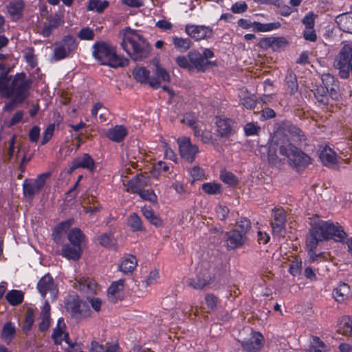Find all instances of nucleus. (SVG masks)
Instances as JSON below:
<instances>
[{
	"label": "nucleus",
	"mask_w": 352,
	"mask_h": 352,
	"mask_svg": "<svg viewBox=\"0 0 352 352\" xmlns=\"http://www.w3.org/2000/svg\"><path fill=\"white\" fill-rule=\"evenodd\" d=\"M347 234L344 228L338 222L322 221L316 223L306 236V245L313 252L322 241L333 240L336 242H345Z\"/></svg>",
	"instance_id": "f257e3e1"
},
{
	"label": "nucleus",
	"mask_w": 352,
	"mask_h": 352,
	"mask_svg": "<svg viewBox=\"0 0 352 352\" xmlns=\"http://www.w3.org/2000/svg\"><path fill=\"white\" fill-rule=\"evenodd\" d=\"M10 72L9 69L0 73V96L7 99L15 96L25 100L30 95L32 80L28 78L24 72L10 76Z\"/></svg>",
	"instance_id": "f03ea898"
},
{
	"label": "nucleus",
	"mask_w": 352,
	"mask_h": 352,
	"mask_svg": "<svg viewBox=\"0 0 352 352\" xmlns=\"http://www.w3.org/2000/svg\"><path fill=\"white\" fill-rule=\"evenodd\" d=\"M120 46L134 61H142L149 56L151 46L137 30L126 27L123 30Z\"/></svg>",
	"instance_id": "7ed1b4c3"
},
{
	"label": "nucleus",
	"mask_w": 352,
	"mask_h": 352,
	"mask_svg": "<svg viewBox=\"0 0 352 352\" xmlns=\"http://www.w3.org/2000/svg\"><path fill=\"white\" fill-rule=\"evenodd\" d=\"M93 56L101 65H107L111 67H123L129 65V60L123 56L116 54L113 46L104 42L94 43Z\"/></svg>",
	"instance_id": "20e7f679"
},
{
	"label": "nucleus",
	"mask_w": 352,
	"mask_h": 352,
	"mask_svg": "<svg viewBox=\"0 0 352 352\" xmlns=\"http://www.w3.org/2000/svg\"><path fill=\"white\" fill-rule=\"evenodd\" d=\"M277 144L279 145V153L280 155L286 156L289 160V164L297 171L305 169L311 164V158L300 149L294 146L289 139L280 142L278 140Z\"/></svg>",
	"instance_id": "39448f33"
},
{
	"label": "nucleus",
	"mask_w": 352,
	"mask_h": 352,
	"mask_svg": "<svg viewBox=\"0 0 352 352\" xmlns=\"http://www.w3.org/2000/svg\"><path fill=\"white\" fill-rule=\"evenodd\" d=\"M334 67L339 70L340 78H349L352 74V42L344 44L341 48L335 58Z\"/></svg>",
	"instance_id": "423d86ee"
},
{
	"label": "nucleus",
	"mask_w": 352,
	"mask_h": 352,
	"mask_svg": "<svg viewBox=\"0 0 352 352\" xmlns=\"http://www.w3.org/2000/svg\"><path fill=\"white\" fill-rule=\"evenodd\" d=\"M78 45L76 39L73 36H65L61 41L56 43L53 54L54 59L60 60L69 57L77 49Z\"/></svg>",
	"instance_id": "0eeeda50"
},
{
	"label": "nucleus",
	"mask_w": 352,
	"mask_h": 352,
	"mask_svg": "<svg viewBox=\"0 0 352 352\" xmlns=\"http://www.w3.org/2000/svg\"><path fill=\"white\" fill-rule=\"evenodd\" d=\"M50 175V173H45L39 175L33 181L28 179H25L23 184L24 196L28 198H32L35 195L39 193Z\"/></svg>",
	"instance_id": "6e6552de"
},
{
	"label": "nucleus",
	"mask_w": 352,
	"mask_h": 352,
	"mask_svg": "<svg viewBox=\"0 0 352 352\" xmlns=\"http://www.w3.org/2000/svg\"><path fill=\"white\" fill-rule=\"evenodd\" d=\"M270 223L272 233L275 236H284L286 225V212L283 208H274L272 212Z\"/></svg>",
	"instance_id": "1a4fd4ad"
},
{
	"label": "nucleus",
	"mask_w": 352,
	"mask_h": 352,
	"mask_svg": "<svg viewBox=\"0 0 352 352\" xmlns=\"http://www.w3.org/2000/svg\"><path fill=\"white\" fill-rule=\"evenodd\" d=\"M185 32L196 41L210 38L214 35L213 30L210 26L206 25L187 24L185 27Z\"/></svg>",
	"instance_id": "9d476101"
},
{
	"label": "nucleus",
	"mask_w": 352,
	"mask_h": 352,
	"mask_svg": "<svg viewBox=\"0 0 352 352\" xmlns=\"http://www.w3.org/2000/svg\"><path fill=\"white\" fill-rule=\"evenodd\" d=\"M177 143L182 157L187 162L192 163L196 154L199 152L198 146L192 144L190 138L186 137L178 138Z\"/></svg>",
	"instance_id": "9b49d317"
},
{
	"label": "nucleus",
	"mask_w": 352,
	"mask_h": 352,
	"mask_svg": "<svg viewBox=\"0 0 352 352\" xmlns=\"http://www.w3.org/2000/svg\"><path fill=\"white\" fill-rule=\"evenodd\" d=\"M37 289L43 298H45L46 294L49 293L52 301L56 300L58 293L57 287L49 274H45L39 280L37 283Z\"/></svg>",
	"instance_id": "f8f14e48"
},
{
	"label": "nucleus",
	"mask_w": 352,
	"mask_h": 352,
	"mask_svg": "<svg viewBox=\"0 0 352 352\" xmlns=\"http://www.w3.org/2000/svg\"><path fill=\"white\" fill-rule=\"evenodd\" d=\"M188 58L191 67V72L196 69L198 72H204L209 66H216L215 61L205 60L202 54L197 51L192 50L188 52Z\"/></svg>",
	"instance_id": "ddd939ff"
},
{
	"label": "nucleus",
	"mask_w": 352,
	"mask_h": 352,
	"mask_svg": "<svg viewBox=\"0 0 352 352\" xmlns=\"http://www.w3.org/2000/svg\"><path fill=\"white\" fill-rule=\"evenodd\" d=\"M264 338L259 332H253L248 339L241 342L243 350L247 352H258L264 345Z\"/></svg>",
	"instance_id": "4468645a"
},
{
	"label": "nucleus",
	"mask_w": 352,
	"mask_h": 352,
	"mask_svg": "<svg viewBox=\"0 0 352 352\" xmlns=\"http://www.w3.org/2000/svg\"><path fill=\"white\" fill-rule=\"evenodd\" d=\"M218 135L229 139L235 133V122L229 118H218L216 121Z\"/></svg>",
	"instance_id": "2eb2a0df"
},
{
	"label": "nucleus",
	"mask_w": 352,
	"mask_h": 352,
	"mask_svg": "<svg viewBox=\"0 0 352 352\" xmlns=\"http://www.w3.org/2000/svg\"><path fill=\"white\" fill-rule=\"evenodd\" d=\"M214 281V277L210 273L204 272L197 274L195 277L188 280V285L195 289H201L210 286Z\"/></svg>",
	"instance_id": "dca6fc26"
},
{
	"label": "nucleus",
	"mask_w": 352,
	"mask_h": 352,
	"mask_svg": "<svg viewBox=\"0 0 352 352\" xmlns=\"http://www.w3.org/2000/svg\"><path fill=\"white\" fill-rule=\"evenodd\" d=\"M132 73L134 78L141 83H148L153 89L160 87V82L157 79L150 78V72L144 67L135 68Z\"/></svg>",
	"instance_id": "f3484780"
},
{
	"label": "nucleus",
	"mask_w": 352,
	"mask_h": 352,
	"mask_svg": "<svg viewBox=\"0 0 352 352\" xmlns=\"http://www.w3.org/2000/svg\"><path fill=\"white\" fill-rule=\"evenodd\" d=\"M79 168H86L90 171L95 169V162L91 155L84 153L82 156L78 157L72 161L70 167L71 172Z\"/></svg>",
	"instance_id": "a211bd4d"
},
{
	"label": "nucleus",
	"mask_w": 352,
	"mask_h": 352,
	"mask_svg": "<svg viewBox=\"0 0 352 352\" xmlns=\"http://www.w3.org/2000/svg\"><path fill=\"white\" fill-rule=\"evenodd\" d=\"M286 135H289L291 140L298 145H301L306 140L302 131L296 125L288 124L283 127Z\"/></svg>",
	"instance_id": "6ab92c4d"
},
{
	"label": "nucleus",
	"mask_w": 352,
	"mask_h": 352,
	"mask_svg": "<svg viewBox=\"0 0 352 352\" xmlns=\"http://www.w3.org/2000/svg\"><path fill=\"white\" fill-rule=\"evenodd\" d=\"M247 240V236L239 232L238 230H232L226 233V242L230 249L241 247Z\"/></svg>",
	"instance_id": "aec40b11"
},
{
	"label": "nucleus",
	"mask_w": 352,
	"mask_h": 352,
	"mask_svg": "<svg viewBox=\"0 0 352 352\" xmlns=\"http://www.w3.org/2000/svg\"><path fill=\"white\" fill-rule=\"evenodd\" d=\"M124 280H119L113 282L108 289L107 296L113 303H116L120 300L122 297V290L124 288Z\"/></svg>",
	"instance_id": "412c9836"
},
{
	"label": "nucleus",
	"mask_w": 352,
	"mask_h": 352,
	"mask_svg": "<svg viewBox=\"0 0 352 352\" xmlns=\"http://www.w3.org/2000/svg\"><path fill=\"white\" fill-rule=\"evenodd\" d=\"M82 248L68 243L63 245L61 255L67 259L76 261L80 259L82 256Z\"/></svg>",
	"instance_id": "4be33fe9"
},
{
	"label": "nucleus",
	"mask_w": 352,
	"mask_h": 352,
	"mask_svg": "<svg viewBox=\"0 0 352 352\" xmlns=\"http://www.w3.org/2000/svg\"><path fill=\"white\" fill-rule=\"evenodd\" d=\"M319 157L322 163L326 166L333 167L336 165V153L329 146L323 148Z\"/></svg>",
	"instance_id": "5701e85b"
},
{
	"label": "nucleus",
	"mask_w": 352,
	"mask_h": 352,
	"mask_svg": "<svg viewBox=\"0 0 352 352\" xmlns=\"http://www.w3.org/2000/svg\"><path fill=\"white\" fill-rule=\"evenodd\" d=\"M333 296L338 302H342L351 296L350 287L348 284L340 283L333 291Z\"/></svg>",
	"instance_id": "b1692460"
},
{
	"label": "nucleus",
	"mask_w": 352,
	"mask_h": 352,
	"mask_svg": "<svg viewBox=\"0 0 352 352\" xmlns=\"http://www.w3.org/2000/svg\"><path fill=\"white\" fill-rule=\"evenodd\" d=\"M127 130L124 126L116 125L115 127L109 129L107 137L113 142H120L127 135Z\"/></svg>",
	"instance_id": "393cba45"
},
{
	"label": "nucleus",
	"mask_w": 352,
	"mask_h": 352,
	"mask_svg": "<svg viewBox=\"0 0 352 352\" xmlns=\"http://www.w3.org/2000/svg\"><path fill=\"white\" fill-rule=\"evenodd\" d=\"M24 3L22 0L11 1L7 6L8 12L13 20L19 19L23 15Z\"/></svg>",
	"instance_id": "a878e982"
},
{
	"label": "nucleus",
	"mask_w": 352,
	"mask_h": 352,
	"mask_svg": "<svg viewBox=\"0 0 352 352\" xmlns=\"http://www.w3.org/2000/svg\"><path fill=\"white\" fill-rule=\"evenodd\" d=\"M67 239L69 244L82 248V243L85 239V235L80 228H75L71 229L67 233Z\"/></svg>",
	"instance_id": "bb28decb"
},
{
	"label": "nucleus",
	"mask_w": 352,
	"mask_h": 352,
	"mask_svg": "<svg viewBox=\"0 0 352 352\" xmlns=\"http://www.w3.org/2000/svg\"><path fill=\"white\" fill-rule=\"evenodd\" d=\"M287 91L290 95H294L298 90V84L295 73L292 69H288L285 78Z\"/></svg>",
	"instance_id": "cd10ccee"
},
{
	"label": "nucleus",
	"mask_w": 352,
	"mask_h": 352,
	"mask_svg": "<svg viewBox=\"0 0 352 352\" xmlns=\"http://www.w3.org/2000/svg\"><path fill=\"white\" fill-rule=\"evenodd\" d=\"M76 287L85 293L93 294L96 292L98 285L94 280L87 278L79 281Z\"/></svg>",
	"instance_id": "c85d7f7f"
},
{
	"label": "nucleus",
	"mask_w": 352,
	"mask_h": 352,
	"mask_svg": "<svg viewBox=\"0 0 352 352\" xmlns=\"http://www.w3.org/2000/svg\"><path fill=\"white\" fill-rule=\"evenodd\" d=\"M338 331L342 335L352 336V317H342L338 324Z\"/></svg>",
	"instance_id": "c756f323"
},
{
	"label": "nucleus",
	"mask_w": 352,
	"mask_h": 352,
	"mask_svg": "<svg viewBox=\"0 0 352 352\" xmlns=\"http://www.w3.org/2000/svg\"><path fill=\"white\" fill-rule=\"evenodd\" d=\"M146 183V178L143 175H137L128 183L129 190L133 193H138Z\"/></svg>",
	"instance_id": "7c9ffc66"
},
{
	"label": "nucleus",
	"mask_w": 352,
	"mask_h": 352,
	"mask_svg": "<svg viewBox=\"0 0 352 352\" xmlns=\"http://www.w3.org/2000/svg\"><path fill=\"white\" fill-rule=\"evenodd\" d=\"M137 265V259L135 256L129 255L125 258L119 265L120 270L124 273L132 272Z\"/></svg>",
	"instance_id": "2f4dec72"
},
{
	"label": "nucleus",
	"mask_w": 352,
	"mask_h": 352,
	"mask_svg": "<svg viewBox=\"0 0 352 352\" xmlns=\"http://www.w3.org/2000/svg\"><path fill=\"white\" fill-rule=\"evenodd\" d=\"M173 43L176 49L181 52H185L188 51L192 46V43L188 38H182L178 36H173Z\"/></svg>",
	"instance_id": "473e14b6"
},
{
	"label": "nucleus",
	"mask_w": 352,
	"mask_h": 352,
	"mask_svg": "<svg viewBox=\"0 0 352 352\" xmlns=\"http://www.w3.org/2000/svg\"><path fill=\"white\" fill-rule=\"evenodd\" d=\"M61 23V19L58 15L52 17L48 24H45L42 30V34L45 37H48L53 30L57 28Z\"/></svg>",
	"instance_id": "72a5a7b5"
},
{
	"label": "nucleus",
	"mask_w": 352,
	"mask_h": 352,
	"mask_svg": "<svg viewBox=\"0 0 352 352\" xmlns=\"http://www.w3.org/2000/svg\"><path fill=\"white\" fill-rule=\"evenodd\" d=\"M65 327V324L64 323L63 318H59L58 320L57 326L53 330L52 333V338L56 344H60L63 340V335L64 333V328Z\"/></svg>",
	"instance_id": "f704fd0d"
},
{
	"label": "nucleus",
	"mask_w": 352,
	"mask_h": 352,
	"mask_svg": "<svg viewBox=\"0 0 352 352\" xmlns=\"http://www.w3.org/2000/svg\"><path fill=\"white\" fill-rule=\"evenodd\" d=\"M127 226L133 232H138L143 230L142 220L136 213L131 214L127 218Z\"/></svg>",
	"instance_id": "c9c22d12"
},
{
	"label": "nucleus",
	"mask_w": 352,
	"mask_h": 352,
	"mask_svg": "<svg viewBox=\"0 0 352 352\" xmlns=\"http://www.w3.org/2000/svg\"><path fill=\"white\" fill-rule=\"evenodd\" d=\"M142 212L144 217L155 227H161L163 225L162 219L155 214L153 210L151 208H144L142 209Z\"/></svg>",
	"instance_id": "e433bc0d"
},
{
	"label": "nucleus",
	"mask_w": 352,
	"mask_h": 352,
	"mask_svg": "<svg viewBox=\"0 0 352 352\" xmlns=\"http://www.w3.org/2000/svg\"><path fill=\"white\" fill-rule=\"evenodd\" d=\"M6 298L10 305H18L23 300V293L19 290H12L6 294Z\"/></svg>",
	"instance_id": "4c0bfd02"
},
{
	"label": "nucleus",
	"mask_w": 352,
	"mask_h": 352,
	"mask_svg": "<svg viewBox=\"0 0 352 352\" xmlns=\"http://www.w3.org/2000/svg\"><path fill=\"white\" fill-rule=\"evenodd\" d=\"M280 25H281L280 22L263 24L259 22L254 21L253 23V29L256 32H269L279 28Z\"/></svg>",
	"instance_id": "58836bf2"
},
{
	"label": "nucleus",
	"mask_w": 352,
	"mask_h": 352,
	"mask_svg": "<svg viewBox=\"0 0 352 352\" xmlns=\"http://www.w3.org/2000/svg\"><path fill=\"white\" fill-rule=\"evenodd\" d=\"M201 188L208 195H217L221 192V185L214 182L204 183Z\"/></svg>",
	"instance_id": "ea45409f"
},
{
	"label": "nucleus",
	"mask_w": 352,
	"mask_h": 352,
	"mask_svg": "<svg viewBox=\"0 0 352 352\" xmlns=\"http://www.w3.org/2000/svg\"><path fill=\"white\" fill-rule=\"evenodd\" d=\"M220 178L222 182L230 186H235L239 183V179L232 173L223 170L221 172Z\"/></svg>",
	"instance_id": "a19ab883"
},
{
	"label": "nucleus",
	"mask_w": 352,
	"mask_h": 352,
	"mask_svg": "<svg viewBox=\"0 0 352 352\" xmlns=\"http://www.w3.org/2000/svg\"><path fill=\"white\" fill-rule=\"evenodd\" d=\"M314 96L317 101L323 104H329V96L327 90L322 86L318 87L314 91Z\"/></svg>",
	"instance_id": "79ce46f5"
},
{
	"label": "nucleus",
	"mask_w": 352,
	"mask_h": 352,
	"mask_svg": "<svg viewBox=\"0 0 352 352\" xmlns=\"http://www.w3.org/2000/svg\"><path fill=\"white\" fill-rule=\"evenodd\" d=\"M99 243L107 248L115 247V240L111 233H103L98 237Z\"/></svg>",
	"instance_id": "37998d69"
},
{
	"label": "nucleus",
	"mask_w": 352,
	"mask_h": 352,
	"mask_svg": "<svg viewBox=\"0 0 352 352\" xmlns=\"http://www.w3.org/2000/svg\"><path fill=\"white\" fill-rule=\"evenodd\" d=\"M251 229V222L246 218L241 219L236 223L234 230H238L239 232L243 234V236H247V234Z\"/></svg>",
	"instance_id": "c03bdc74"
},
{
	"label": "nucleus",
	"mask_w": 352,
	"mask_h": 352,
	"mask_svg": "<svg viewBox=\"0 0 352 352\" xmlns=\"http://www.w3.org/2000/svg\"><path fill=\"white\" fill-rule=\"evenodd\" d=\"M15 333L16 330L14 324L10 322H6L3 327L1 337L6 340H9L10 341Z\"/></svg>",
	"instance_id": "a18cd8bd"
},
{
	"label": "nucleus",
	"mask_w": 352,
	"mask_h": 352,
	"mask_svg": "<svg viewBox=\"0 0 352 352\" xmlns=\"http://www.w3.org/2000/svg\"><path fill=\"white\" fill-rule=\"evenodd\" d=\"M321 80L322 82V87H324L326 90H328L331 87H334L338 84V81L335 79L334 76L330 74H323L321 76Z\"/></svg>",
	"instance_id": "49530a36"
},
{
	"label": "nucleus",
	"mask_w": 352,
	"mask_h": 352,
	"mask_svg": "<svg viewBox=\"0 0 352 352\" xmlns=\"http://www.w3.org/2000/svg\"><path fill=\"white\" fill-rule=\"evenodd\" d=\"M311 344V352H324L325 351V344L317 336H313Z\"/></svg>",
	"instance_id": "de8ad7c7"
},
{
	"label": "nucleus",
	"mask_w": 352,
	"mask_h": 352,
	"mask_svg": "<svg viewBox=\"0 0 352 352\" xmlns=\"http://www.w3.org/2000/svg\"><path fill=\"white\" fill-rule=\"evenodd\" d=\"M34 321V311L32 309L29 308L28 309L25 314V318L23 326V331H25V333L29 331L32 328Z\"/></svg>",
	"instance_id": "09e8293b"
},
{
	"label": "nucleus",
	"mask_w": 352,
	"mask_h": 352,
	"mask_svg": "<svg viewBox=\"0 0 352 352\" xmlns=\"http://www.w3.org/2000/svg\"><path fill=\"white\" fill-rule=\"evenodd\" d=\"M94 30L89 27L82 28L78 33V37L80 40L91 41L94 39Z\"/></svg>",
	"instance_id": "8fccbe9b"
},
{
	"label": "nucleus",
	"mask_w": 352,
	"mask_h": 352,
	"mask_svg": "<svg viewBox=\"0 0 352 352\" xmlns=\"http://www.w3.org/2000/svg\"><path fill=\"white\" fill-rule=\"evenodd\" d=\"M175 63L180 68L187 69L188 71L191 72L188 54H187V56L179 55L177 56L175 58Z\"/></svg>",
	"instance_id": "3c124183"
},
{
	"label": "nucleus",
	"mask_w": 352,
	"mask_h": 352,
	"mask_svg": "<svg viewBox=\"0 0 352 352\" xmlns=\"http://www.w3.org/2000/svg\"><path fill=\"white\" fill-rule=\"evenodd\" d=\"M317 15L315 14L313 12H309L304 16V18L302 19V23L305 25V29L314 28L315 19Z\"/></svg>",
	"instance_id": "603ef678"
},
{
	"label": "nucleus",
	"mask_w": 352,
	"mask_h": 352,
	"mask_svg": "<svg viewBox=\"0 0 352 352\" xmlns=\"http://www.w3.org/2000/svg\"><path fill=\"white\" fill-rule=\"evenodd\" d=\"M272 50L274 51H280L281 49L284 48L287 44L288 42L285 38L280 37H273L272 38Z\"/></svg>",
	"instance_id": "864d4df0"
},
{
	"label": "nucleus",
	"mask_w": 352,
	"mask_h": 352,
	"mask_svg": "<svg viewBox=\"0 0 352 352\" xmlns=\"http://www.w3.org/2000/svg\"><path fill=\"white\" fill-rule=\"evenodd\" d=\"M241 104L246 109H253L256 104V98L254 95L245 96L241 99Z\"/></svg>",
	"instance_id": "5fc2aeb1"
},
{
	"label": "nucleus",
	"mask_w": 352,
	"mask_h": 352,
	"mask_svg": "<svg viewBox=\"0 0 352 352\" xmlns=\"http://www.w3.org/2000/svg\"><path fill=\"white\" fill-rule=\"evenodd\" d=\"M12 98L5 104V106L3 107L4 111L10 112V111H12L14 109H15L18 106V104H21L25 100H23L18 97H15V96H12Z\"/></svg>",
	"instance_id": "6e6d98bb"
},
{
	"label": "nucleus",
	"mask_w": 352,
	"mask_h": 352,
	"mask_svg": "<svg viewBox=\"0 0 352 352\" xmlns=\"http://www.w3.org/2000/svg\"><path fill=\"white\" fill-rule=\"evenodd\" d=\"M155 75L157 77L154 78L157 79L159 82L160 79L164 82H168L170 80V75L168 72L158 65L156 66Z\"/></svg>",
	"instance_id": "4d7b16f0"
},
{
	"label": "nucleus",
	"mask_w": 352,
	"mask_h": 352,
	"mask_svg": "<svg viewBox=\"0 0 352 352\" xmlns=\"http://www.w3.org/2000/svg\"><path fill=\"white\" fill-rule=\"evenodd\" d=\"M138 194L144 200L149 201L152 203L157 201V196L153 190L142 189Z\"/></svg>",
	"instance_id": "13d9d810"
},
{
	"label": "nucleus",
	"mask_w": 352,
	"mask_h": 352,
	"mask_svg": "<svg viewBox=\"0 0 352 352\" xmlns=\"http://www.w3.org/2000/svg\"><path fill=\"white\" fill-rule=\"evenodd\" d=\"M55 130V124H50L45 130L43 137L41 141V144H46L52 138L54 131Z\"/></svg>",
	"instance_id": "bf43d9fd"
},
{
	"label": "nucleus",
	"mask_w": 352,
	"mask_h": 352,
	"mask_svg": "<svg viewBox=\"0 0 352 352\" xmlns=\"http://www.w3.org/2000/svg\"><path fill=\"white\" fill-rule=\"evenodd\" d=\"M82 302L78 300H74L72 303L69 304V308L71 311L72 315L74 317H78L81 315Z\"/></svg>",
	"instance_id": "052dcab7"
},
{
	"label": "nucleus",
	"mask_w": 352,
	"mask_h": 352,
	"mask_svg": "<svg viewBox=\"0 0 352 352\" xmlns=\"http://www.w3.org/2000/svg\"><path fill=\"white\" fill-rule=\"evenodd\" d=\"M181 122L192 128L197 124V120L193 114L188 113L183 116Z\"/></svg>",
	"instance_id": "680f3d73"
},
{
	"label": "nucleus",
	"mask_w": 352,
	"mask_h": 352,
	"mask_svg": "<svg viewBox=\"0 0 352 352\" xmlns=\"http://www.w3.org/2000/svg\"><path fill=\"white\" fill-rule=\"evenodd\" d=\"M302 270V262L297 258L293 261L289 267V272L294 276H298L300 274Z\"/></svg>",
	"instance_id": "e2e57ef3"
},
{
	"label": "nucleus",
	"mask_w": 352,
	"mask_h": 352,
	"mask_svg": "<svg viewBox=\"0 0 352 352\" xmlns=\"http://www.w3.org/2000/svg\"><path fill=\"white\" fill-rule=\"evenodd\" d=\"M338 23H340L343 31L349 32V29L345 26L348 23H352V16L348 14H344L337 17Z\"/></svg>",
	"instance_id": "0e129e2a"
},
{
	"label": "nucleus",
	"mask_w": 352,
	"mask_h": 352,
	"mask_svg": "<svg viewBox=\"0 0 352 352\" xmlns=\"http://www.w3.org/2000/svg\"><path fill=\"white\" fill-rule=\"evenodd\" d=\"M261 130L260 126L252 122L246 124L244 126V131L247 136L256 135Z\"/></svg>",
	"instance_id": "69168bd1"
},
{
	"label": "nucleus",
	"mask_w": 352,
	"mask_h": 352,
	"mask_svg": "<svg viewBox=\"0 0 352 352\" xmlns=\"http://www.w3.org/2000/svg\"><path fill=\"white\" fill-rule=\"evenodd\" d=\"M190 174L193 179V182L201 180L204 177V172L199 166H195L190 170Z\"/></svg>",
	"instance_id": "338daca9"
},
{
	"label": "nucleus",
	"mask_w": 352,
	"mask_h": 352,
	"mask_svg": "<svg viewBox=\"0 0 352 352\" xmlns=\"http://www.w3.org/2000/svg\"><path fill=\"white\" fill-rule=\"evenodd\" d=\"M248 8V5L245 2H236L232 5L231 10L233 13L239 14L246 12Z\"/></svg>",
	"instance_id": "774afa93"
}]
</instances>
